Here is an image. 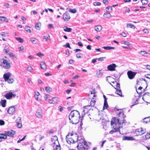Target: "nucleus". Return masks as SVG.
<instances>
[{
    "mask_svg": "<svg viewBox=\"0 0 150 150\" xmlns=\"http://www.w3.org/2000/svg\"><path fill=\"white\" fill-rule=\"evenodd\" d=\"M45 100L49 103L50 100L51 98L50 95L48 94L45 95L44 96Z\"/></svg>",
    "mask_w": 150,
    "mask_h": 150,
    "instance_id": "obj_28",
    "label": "nucleus"
},
{
    "mask_svg": "<svg viewBox=\"0 0 150 150\" xmlns=\"http://www.w3.org/2000/svg\"><path fill=\"white\" fill-rule=\"evenodd\" d=\"M117 67V66L115 64H112L109 65L107 67V69L110 71H114L115 70V69Z\"/></svg>",
    "mask_w": 150,
    "mask_h": 150,
    "instance_id": "obj_13",
    "label": "nucleus"
},
{
    "mask_svg": "<svg viewBox=\"0 0 150 150\" xmlns=\"http://www.w3.org/2000/svg\"><path fill=\"white\" fill-rule=\"evenodd\" d=\"M102 48H103L104 49L107 50H110L111 49H115L114 47H110V46H108V47L104 46V47H103Z\"/></svg>",
    "mask_w": 150,
    "mask_h": 150,
    "instance_id": "obj_36",
    "label": "nucleus"
},
{
    "mask_svg": "<svg viewBox=\"0 0 150 150\" xmlns=\"http://www.w3.org/2000/svg\"><path fill=\"white\" fill-rule=\"evenodd\" d=\"M103 73V72L101 70H100L97 72L96 75L98 77H100L101 76Z\"/></svg>",
    "mask_w": 150,
    "mask_h": 150,
    "instance_id": "obj_26",
    "label": "nucleus"
},
{
    "mask_svg": "<svg viewBox=\"0 0 150 150\" xmlns=\"http://www.w3.org/2000/svg\"><path fill=\"white\" fill-rule=\"evenodd\" d=\"M0 66L6 69H9L11 67L10 63L6 60L2 58L0 59Z\"/></svg>",
    "mask_w": 150,
    "mask_h": 150,
    "instance_id": "obj_7",
    "label": "nucleus"
},
{
    "mask_svg": "<svg viewBox=\"0 0 150 150\" xmlns=\"http://www.w3.org/2000/svg\"><path fill=\"white\" fill-rule=\"evenodd\" d=\"M106 80L107 81L110 83V81L113 83H116V85L115 88L117 90L115 93L117 95H119L121 97L122 96L121 90L120 89V84L119 83H117L115 80L112 77L109 76L107 77Z\"/></svg>",
    "mask_w": 150,
    "mask_h": 150,
    "instance_id": "obj_6",
    "label": "nucleus"
},
{
    "mask_svg": "<svg viewBox=\"0 0 150 150\" xmlns=\"http://www.w3.org/2000/svg\"><path fill=\"white\" fill-rule=\"evenodd\" d=\"M16 39L18 40L19 42L22 43L23 42V40L20 38H15Z\"/></svg>",
    "mask_w": 150,
    "mask_h": 150,
    "instance_id": "obj_43",
    "label": "nucleus"
},
{
    "mask_svg": "<svg viewBox=\"0 0 150 150\" xmlns=\"http://www.w3.org/2000/svg\"><path fill=\"white\" fill-rule=\"evenodd\" d=\"M142 99L144 101L150 103V93L147 92L144 93Z\"/></svg>",
    "mask_w": 150,
    "mask_h": 150,
    "instance_id": "obj_8",
    "label": "nucleus"
},
{
    "mask_svg": "<svg viewBox=\"0 0 150 150\" xmlns=\"http://www.w3.org/2000/svg\"><path fill=\"white\" fill-rule=\"evenodd\" d=\"M30 27L29 26H26L25 28V30L27 32L31 33V30L30 29Z\"/></svg>",
    "mask_w": 150,
    "mask_h": 150,
    "instance_id": "obj_37",
    "label": "nucleus"
},
{
    "mask_svg": "<svg viewBox=\"0 0 150 150\" xmlns=\"http://www.w3.org/2000/svg\"><path fill=\"white\" fill-rule=\"evenodd\" d=\"M59 101V98H58L54 97L51 99L50 100L49 103H50L56 104Z\"/></svg>",
    "mask_w": 150,
    "mask_h": 150,
    "instance_id": "obj_17",
    "label": "nucleus"
},
{
    "mask_svg": "<svg viewBox=\"0 0 150 150\" xmlns=\"http://www.w3.org/2000/svg\"><path fill=\"white\" fill-rule=\"evenodd\" d=\"M16 95L11 92H9L5 95L4 96L7 99H10L13 97H15Z\"/></svg>",
    "mask_w": 150,
    "mask_h": 150,
    "instance_id": "obj_15",
    "label": "nucleus"
},
{
    "mask_svg": "<svg viewBox=\"0 0 150 150\" xmlns=\"http://www.w3.org/2000/svg\"><path fill=\"white\" fill-rule=\"evenodd\" d=\"M11 75V74L9 72L5 74H4V77L5 81L7 80L9 78V77Z\"/></svg>",
    "mask_w": 150,
    "mask_h": 150,
    "instance_id": "obj_21",
    "label": "nucleus"
},
{
    "mask_svg": "<svg viewBox=\"0 0 150 150\" xmlns=\"http://www.w3.org/2000/svg\"><path fill=\"white\" fill-rule=\"evenodd\" d=\"M4 50L6 53H8L9 51V47L8 46H6L5 47Z\"/></svg>",
    "mask_w": 150,
    "mask_h": 150,
    "instance_id": "obj_42",
    "label": "nucleus"
},
{
    "mask_svg": "<svg viewBox=\"0 0 150 150\" xmlns=\"http://www.w3.org/2000/svg\"><path fill=\"white\" fill-rule=\"evenodd\" d=\"M110 9L111 11L112 10V8L111 7H107L106 8V10L107 11L108 10Z\"/></svg>",
    "mask_w": 150,
    "mask_h": 150,
    "instance_id": "obj_63",
    "label": "nucleus"
},
{
    "mask_svg": "<svg viewBox=\"0 0 150 150\" xmlns=\"http://www.w3.org/2000/svg\"><path fill=\"white\" fill-rule=\"evenodd\" d=\"M80 117L79 112L77 110H73L69 115V119L72 124H76L79 122Z\"/></svg>",
    "mask_w": 150,
    "mask_h": 150,
    "instance_id": "obj_1",
    "label": "nucleus"
},
{
    "mask_svg": "<svg viewBox=\"0 0 150 150\" xmlns=\"http://www.w3.org/2000/svg\"><path fill=\"white\" fill-rule=\"evenodd\" d=\"M4 121L2 120H0V125H4Z\"/></svg>",
    "mask_w": 150,
    "mask_h": 150,
    "instance_id": "obj_60",
    "label": "nucleus"
},
{
    "mask_svg": "<svg viewBox=\"0 0 150 150\" xmlns=\"http://www.w3.org/2000/svg\"><path fill=\"white\" fill-rule=\"evenodd\" d=\"M129 27H130L131 28H135L134 26L131 23H127V27L129 28Z\"/></svg>",
    "mask_w": 150,
    "mask_h": 150,
    "instance_id": "obj_40",
    "label": "nucleus"
},
{
    "mask_svg": "<svg viewBox=\"0 0 150 150\" xmlns=\"http://www.w3.org/2000/svg\"><path fill=\"white\" fill-rule=\"evenodd\" d=\"M7 138V135L5 134H0V139H6Z\"/></svg>",
    "mask_w": 150,
    "mask_h": 150,
    "instance_id": "obj_34",
    "label": "nucleus"
},
{
    "mask_svg": "<svg viewBox=\"0 0 150 150\" xmlns=\"http://www.w3.org/2000/svg\"><path fill=\"white\" fill-rule=\"evenodd\" d=\"M137 72L129 71L127 72V74L129 78L130 79H133L137 74Z\"/></svg>",
    "mask_w": 150,
    "mask_h": 150,
    "instance_id": "obj_12",
    "label": "nucleus"
},
{
    "mask_svg": "<svg viewBox=\"0 0 150 150\" xmlns=\"http://www.w3.org/2000/svg\"><path fill=\"white\" fill-rule=\"evenodd\" d=\"M67 9H68L69 11L72 13H75L76 11V10L75 8L72 9L69 8H67Z\"/></svg>",
    "mask_w": 150,
    "mask_h": 150,
    "instance_id": "obj_35",
    "label": "nucleus"
},
{
    "mask_svg": "<svg viewBox=\"0 0 150 150\" xmlns=\"http://www.w3.org/2000/svg\"><path fill=\"white\" fill-rule=\"evenodd\" d=\"M32 68L31 66H28L27 68V70H28V71L30 72L32 70Z\"/></svg>",
    "mask_w": 150,
    "mask_h": 150,
    "instance_id": "obj_51",
    "label": "nucleus"
},
{
    "mask_svg": "<svg viewBox=\"0 0 150 150\" xmlns=\"http://www.w3.org/2000/svg\"><path fill=\"white\" fill-rule=\"evenodd\" d=\"M6 102V100H2L0 102V104L3 107H5Z\"/></svg>",
    "mask_w": 150,
    "mask_h": 150,
    "instance_id": "obj_32",
    "label": "nucleus"
},
{
    "mask_svg": "<svg viewBox=\"0 0 150 150\" xmlns=\"http://www.w3.org/2000/svg\"><path fill=\"white\" fill-rule=\"evenodd\" d=\"M4 6L6 8H9L10 7V5L8 3H6L4 5Z\"/></svg>",
    "mask_w": 150,
    "mask_h": 150,
    "instance_id": "obj_56",
    "label": "nucleus"
},
{
    "mask_svg": "<svg viewBox=\"0 0 150 150\" xmlns=\"http://www.w3.org/2000/svg\"><path fill=\"white\" fill-rule=\"evenodd\" d=\"M46 91L47 93H49L52 91V89L49 87H46L45 88Z\"/></svg>",
    "mask_w": 150,
    "mask_h": 150,
    "instance_id": "obj_41",
    "label": "nucleus"
},
{
    "mask_svg": "<svg viewBox=\"0 0 150 150\" xmlns=\"http://www.w3.org/2000/svg\"><path fill=\"white\" fill-rule=\"evenodd\" d=\"M141 2L143 5L146 4L148 2V1L146 0H142L141 1Z\"/></svg>",
    "mask_w": 150,
    "mask_h": 150,
    "instance_id": "obj_49",
    "label": "nucleus"
},
{
    "mask_svg": "<svg viewBox=\"0 0 150 150\" xmlns=\"http://www.w3.org/2000/svg\"><path fill=\"white\" fill-rule=\"evenodd\" d=\"M94 6H100L101 3L99 2H95L94 3Z\"/></svg>",
    "mask_w": 150,
    "mask_h": 150,
    "instance_id": "obj_53",
    "label": "nucleus"
},
{
    "mask_svg": "<svg viewBox=\"0 0 150 150\" xmlns=\"http://www.w3.org/2000/svg\"><path fill=\"white\" fill-rule=\"evenodd\" d=\"M108 107V105L107 101L104 102L103 109L107 108Z\"/></svg>",
    "mask_w": 150,
    "mask_h": 150,
    "instance_id": "obj_44",
    "label": "nucleus"
},
{
    "mask_svg": "<svg viewBox=\"0 0 150 150\" xmlns=\"http://www.w3.org/2000/svg\"><path fill=\"white\" fill-rule=\"evenodd\" d=\"M76 142L78 143L77 148L78 150H87L88 146L86 145L87 142L84 141V139L81 137H78Z\"/></svg>",
    "mask_w": 150,
    "mask_h": 150,
    "instance_id": "obj_2",
    "label": "nucleus"
},
{
    "mask_svg": "<svg viewBox=\"0 0 150 150\" xmlns=\"http://www.w3.org/2000/svg\"><path fill=\"white\" fill-rule=\"evenodd\" d=\"M79 77H80V76L79 75H77L73 77H72V79H78Z\"/></svg>",
    "mask_w": 150,
    "mask_h": 150,
    "instance_id": "obj_64",
    "label": "nucleus"
},
{
    "mask_svg": "<svg viewBox=\"0 0 150 150\" xmlns=\"http://www.w3.org/2000/svg\"><path fill=\"white\" fill-rule=\"evenodd\" d=\"M14 81L13 79H8L6 81H7L8 83H12Z\"/></svg>",
    "mask_w": 150,
    "mask_h": 150,
    "instance_id": "obj_45",
    "label": "nucleus"
},
{
    "mask_svg": "<svg viewBox=\"0 0 150 150\" xmlns=\"http://www.w3.org/2000/svg\"><path fill=\"white\" fill-rule=\"evenodd\" d=\"M95 29L97 31L100 32L102 30V27L100 25H97L95 26Z\"/></svg>",
    "mask_w": 150,
    "mask_h": 150,
    "instance_id": "obj_27",
    "label": "nucleus"
},
{
    "mask_svg": "<svg viewBox=\"0 0 150 150\" xmlns=\"http://www.w3.org/2000/svg\"><path fill=\"white\" fill-rule=\"evenodd\" d=\"M19 52L20 53H23L24 52V47L23 46H21L19 48Z\"/></svg>",
    "mask_w": 150,
    "mask_h": 150,
    "instance_id": "obj_38",
    "label": "nucleus"
},
{
    "mask_svg": "<svg viewBox=\"0 0 150 150\" xmlns=\"http://www.w3.org/2000/svg\"><path fill=\"white\" fill-rule=\"evenodd\" d=\"M145 139H149L150 138V134L147 133L145 135Z\"/></svg>",
    "mask_w": 150,
    "mask_h": 150,
    "instance_id": "obj_46",
    "label": "nucleus"
},
{
    "mask_svg": "<svg viewBox=\"0 0 150 150\" xmlns=\"http://www.w3.org/2000/svg\"><path fill=\"white\" fill-rule=\"evenodd\" d=\"M36 39L34 38H31V41L33 43L36 44V43L35 42Z\"/></svg>",
    "mask_w": 150,
    "mask_h": 150,
    "instance_id": "obj_48",
    "label": "nucleus"
},
{
    "mask_svg": "<svg viewBox=\"0 0 150 150\" xmlns=\"http://www.w3.org/2000/svg\"><path fill=\"white\" fill-rule=\"evenodd\" d=\"M96 101L94 99H92L90 102V107L91 106H94L95 104Z\"/></svg>",
    "mask_w": 150,
    "mask_h": 150,
    "instance_id": "obj_39",
    "label": "nucleus"
},
{
    "mask_svg": "<svg viewBox=\"0 0 150 150\" xmlns=\"http://www.w3.org/2000/svg\"><path fill=\"white\" fill-rule=\"evenodd\" d=\"M49 37L50 36L49 35L44 36H43V39H45L46 41H47Z\"/></svg>",
    "mask_w": 150,
    "mask_h": 150,
    "instance_id": "obj_50",
    "label": "nucleus"
},
{
    "mask_svg": "<svg viewBox=\"0 0 150 150\" xmlns=\"http://www.w3.org/2000/svg\"><path fill=\"white\" fill-rule=\"evenodd\" d=\"M36 55L37 56L40 57H41V56H44V54L41 53H38V54H37Z\"/></svg>",
    "mask_w": 150,
    "mask_h": 150,
    "instance_id": "obj_57",
    "label": "nucleus"
},
{
    "mask_svg": "<svg viewBox=\"0 0 150 150\" xmlns=\"http://www.w3.org/2000/svg\"><path fill=\"white\" fill-rule=\"evenodd\" d=\"M143 121L144 123L146 124L150 122V117H148L145 118L143 120Z\"/></svg>",
    "mask_w": 150,
    "mask_h": 150,
    "instance_id": "obj_29",
    "label": "nucleus"
},
{
    "mask_svg": "<svg viewBox=\"0 0 150 150\" xmlns=\"http://www.w3.org/2000/svg\"><path fill=\"white\" fill-rule=\"evenodd\" d=\"M8 54L10 57L12 58H13L14 57H15V55L13 54V53L12 52L8 53Z\"/></svg>",
    "mask_w": 150,
    "mask_h": 150,
    "instance_id": "obj_47",
    "label": "nucleus"
},
{
    "mask_svg": "<svg viewBox=\"0 0 150 150\" xmlns=\"http://www.w3.org/2000/svg\"><path fill=\"white\" fill-rule=\"evenodd\" d=\"M111 125L114 128V130H111L109 132L110 134H112L113 132L117 131H119L120 133L121 134L120 129L121 128V127L122 126H121L122 124L120 123H117L115 121L114 118H112L111 121Z\"/></svg>",
    "mask_w": 150,
    "mask_h": 150,
    "instance_id": "obj_5",
    "label": "nucleus"
},
{
    "mask_svg": "<svg viewBox=\"0 0 150 150\" xmlns=\"http://www.w3.org/2000/svg\"><path fill=\"white\" fill-rule=\"evenodd\" d=\"M146 132V129H143L141 128L140 129H137L135 131V133L137 135H141L144 134Z\"/></svg>",
    "mask_w": 150,
    "mask_h": 150,
    "instance_id": "obj_9",
    "label": "nucleus"
},
{
    "mask_svg": "<svg viewBox=\"0 0 150 150\" xmlns=\"http://www.w3.org/2000/svg\"><path fill=\"white\" fill-rule=\"evenodd\" d=\"M17 123L16 124L17 127L19 128H21L22 127L21 123V118L20 117H18L16 120Z\"/></svg>",
    "mask_w": 150,
    "mask_h": 150,
    "instance_id": "obj_19",
    "label": "nucleus"
},
{
    "mask_svg": "<svg viewBox=\"0 0 150 150\" xmlns=\"http://www.w3.org/2000/svg\"><path fill=\"white\" fill-rule=\"evenodd\" d=\"M123 140H135V139L132 137H127L125 136L123 137Z\"/></svg>",
    "mask_w": 150,
    "mask_h": 150,
    "instance_id": "obj_22",
    "label": "nucleus"
},
{
    "mask_svg": "<svg viewBox=\"0 0 150 150\" xmlns=\"http://www.w3.org/2000/svg\"><path fill=\"white\" fill-rule=\"evenodd\" d=\"M90 109V105H87L83 107V111L82 112V116H83L85 114L87 113Z\"/></svg>",
    "mask_w": 150,
    "mask_h": 150,
    "instance_id": "obj_10",
    "label": "nucleus"
},
{
    "mask_svg": "<svg viewBox=\"0 0 150 150\" xmlns=\"http://www.w3.org/2000/svg\"><path fill=\"white\" fill-rule=\"evenodd\" d=\"M104 58H105V57H100V58H99L98 59L99 61H102L104 60L103 59Z\"/></svg>",
    "mask_w": 150,
    "mask_h": 150,
    "instance_id": "obj_58",
    "label": "nucleus"
},
{
    "mask_svg": "<svg viewBox=\"0 0 150 150\" xmlns=\"http://www.w3.org/2000/svg\"><path fill=\"white\" fill-rule=\"evenodd\" d=\"M41 25V23L40 22L38 23L35 25V28L37 30H40Z\"/></svg>",
    "mask_w": 150,
    "mask_h": 150,
    "instance_id": "obj_25",
    "label": "nucleus"
},
{
    "mask_svg": "<svg viewBox=\"0 0 150 150\" xmlns=\"http://www.w3.org/2000/svg\"><path fill=\"white\" fill-rule=\"evenodd\" d=\"M42 114V112L41 109L40 108L38 110V111L36 114V116L38 118H40L41 117V115Z\"/></svg>",
    "mask_w": 150,
    "mask_h": 150,
    "instance_id": "obj_20",
    "label": "nucleus"
},
{
    "mask_svg": "<svg viewBox=\"0 0 150 150\" xmlns=\"http://www.w3.org/2000/svg\"><path fill=\"white\" fill-rule=\"evenodd\" d=\"M120 35L123 37H125L127 36V34L125 32H123L120 34Z\"/></svg>",
    "mask_w": 150,
    "mask_h": 150,
    "instance_id": "obj_55",
    "label": "nucleus"
},
{
    "mask_svg": "<svg viewBox=\"0 0 150 150\" xmlns=\"http://www.w3.org/2000/svg\"><path fill=\"white\" fill-rule=\"evenodd\" d=\"M115 110L116 112L117 115H118L117 119L113 118L115 119V121L117 123H120L121 124L122 123V125H123L124 123L125 124L124 118L123 116L124 113L122 110L121 109L115 108Z\"/></svg>",
    "mask_w": 150,
    "mask_h": 150,
    "instance_id": "obj_3",
    "label": "nucleus"
},
{
    "mask_svg": "<svg viewBox=\"0 0 150 150\" xmlns=\"http://www.w3.org/2000/svg\"><path fill=\"white\" fill-rule=\"evenodd\" d=\"M70 17L69 14L65 13L63 14V18L64 21H68L70 18Z\"/></svg>",
    "mask_w": 150,
    "mask_h": 150,
    "instance_id": "obj_18",
    "label": "nucleus"
},
{
    "mask_svg": "<svg viewBox=\"0 0 150 150\" xmlns=\"http://www.w3.org/2000/svg\"><path fill=\"white\" fill-rule=\"evenodd\" d=\"M78 139V135L76 133L72 132L70 134L69 133L66 137V140L68 144H74L76 142Z\"/></svg>",
    "mask_w": 150,
    "mask_h": 150,
    "instance_id": "obj_4",
    "label": "nucleus"
},
{
    "mask_svg": "<svg viewBox=\"0 0 150 150\" xmlns=\"http://www.w3.org/2000/svg\"><path fill=\"white\" fill-rule=\"evenodd\" d=\"M28 58L30 59H34V57L33 55L29 56Z\"/></svg>",
    "mask_w": 150,
    "mask_h": 150,
    "instance_id": "obj_61",
    "label": "nucleus"
},
{
    "mask_svg": "<svg viewBox=\"0 0 150 150\" xmlns=\"http://www.w3.org/2000/svg\"><path fill=\"white\" fill-rule=\"evenodd\" d=\"M58 110L60 112H62L63 110V108L61 106H59L58 108Z\"/></svg>",
    "mask_w": 150,
    "mask_h": 150,
    "instance_id": "obj_62",
    "label": "nucleus"
},
{
    "mask_svg": "<svg viewBox=\"0 0 150 150\" xmlns=\"http://www.w3.org/2000/svg\"><path fill=\"white\" fill-rule=\"evenodd\" d=\"M47 26L49 29H51L52 28H53L54 27L53 25L52 24H49L47 25Z\"/></svg>",
    "mask_w": 150,
    "mask_h": 150,
    "instance_id": "obj_52",
    "label": "nucleus"
},
{
    "mask_svg": "<svg viewBox=\"0 0 150 150\" xmlns=\"http://www.w3.org/2000/svg\"><path fill=\"white\" fill-rule=\"evenodd\" d=\"M103 16L105 19H109L112 17L111 14L110 13H105L103 14Z\"/></svg>",
    "mask_w": 150,
    "mask_h": 150,
    "instance_id": "obj_24",
    "label": "nucleus"
},
{
    "mask_svg": "<svg viewBox=\"0 0 150 150\" xmlns=\"http://www.w3.org/2000/svg\"><path fill=\"white\" fill-rule=\"evenodd\" d=\"M38 84H42V81L40 79H38Z\"/></svg>",
    "mask_w": 150,
    "mask_h": 150,
    "instance_id": "obj_59",
    "label": "nucleus"
},
{
    "mask_svg": "<svg viewBox=\"0 0 150 150\" xmlns=\"http://www.w3.org/2000/svg\"><path fill=\"white\" fill-rule=\"evenodd\" d=\"M0 21H5L6 22H8V20L6 17L1 16L0 17Z\"/></svg>",
    "mask_w": 150,
    "mask_h": 150,
    "instance_id": "obj_31",
    "label": "nucleus"
},
{
    "mask_svg": "<svg viewBox=\"0 0 150 150\" xmlns=\"http://www.w3.org/2000/svg\"><path fill=\"white\" fill-rule=\"evenodd\" d=\"M52 146L53 150H60V146L59 145L58 142L56 140L52 144Z\"/></svg>",
    "mask_w": 150,
    "mask_h": 150,
    "instance_id": "obj_11",
    "label": "nucleus"
},
{
    "mask_svg": "<svg viewBox=\"0 0 150 150\" xmlns=\"http://www.w3.org/2000/svg\"><path fill=\"white\" fill-rule=\"evenodd\" d=\"M7 112L10 114H13L16 112L15 108L13 106H11L8 108Z\"/></svg>",
    "mask_w": 150,
    "mask_h": 150,
    "instance_id": "obj_16",
    "label": "nucleus"
},
{
    "mask_svg": "<svg viewBox=\"0 0 150 150\" xmlns=\"http://www.w3.org/2000/svg\"><path fill=\"white\" fill-rule=\"evenodd\" d=\"M16 133V132L14 131L11 130L9 131L5 132V134L8 136L13 137L14 134Z\"/></svg>",
    "mask_w": 150,
    "mask_h": 150,
    "instance_id": "obj_14",
    "label": "nucleus"
},
{
    "mask_svg": "<svg viewBox=\"0 0 150 150\" xmlns=\"http://www.w3.org/2000/svg\"><path fill=\"white\" fill-rule=\"evenodd\" d=\"M35 97L40 96V93L38 92H35Z\"/></svg>",
    "mask_w": 150,
    "mask_h": 150,
    "instance_id": "obj_54",
    "label": "nucleus"
},
{
    "mask_svg": "<svg viewBox=\"0 0 150 150\" xmlns=\"http://www.w3.org/2000/svg\"><path fill=\"white\" fill-rule=\"evenodd\" d=\"M139 53L141 55L145 57L147 56V55H146L147 54H149L148 52H147L144 51H140L139 52Z\"/></svg>",
    "mask_w": 150,
    "mask_h": 150,
    "instance_id": "obj_30",
    "label": "nucleus"
},
{
    "mask_svg": "<svg viewBox=\"0 0 150 150\" xmlns=\"http://www.w3.org/2000/svg\"><path fill=\"white\" fill-rule=\"evenodd\" d=\"M71 28H68L67 26H65L64 27V30L65 32H71Z\"/></svg>",
    "mask_w": 150,
    "mask_h": 150,
    "instance_id": "obj_33",
    "label": "nucleus"
},
{
    "mask_svg": "<svg viewBox=\"0 0 150 150\" xmlns=\"http://www.w3.org/2000/svg\"><path fill=\"white\" fill-rule=\"evenodd\" d=\"M40 67L43 70L46 69V66L45 62H42L40 63Z\"/></svg>",
    "mask_w": 150,
    "mask_h": 150,
    "instance_id": "obj_23",
    "label": "nucleus"
}]
</instances>
